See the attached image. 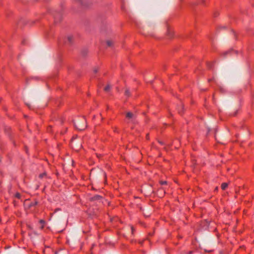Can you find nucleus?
<instances>
[{
    "label": "nucleus",
    "instance_id": "nucleus-13",
    "mask_svg": "<svg viewBox=\"0 0 254 254\" xmlns=\"http://www.w3.org/2000/svg\"><path fill=\"white\" fill-rule=\"evenodd\" d=\"M45 175V173H43V174H41L39 175V177L40 178H43L44 176Z\"/></svg>",
    "mask_w": 254,
    "mask_h": 254
},
{
    "label": "nucleus",
    "instance_id": "nucleus-14",
    "mask_svg": "<svg viewBox=\"0 0 254 254\" xmlns=\"http://www.w3.org/2000/svg\"><path fill=\"white\" fill-rule=\"evenodd\" d=\"M16 196L18 198H19L20 197V194L19 193H17L16 194Z\"/></svg>",
    "mask_w": 254,
    "mask_h": 254
},
{
    "label": "nucleus",
    "instance_id": "nucleus-6",
    "mask_svg": "<svg viewBox=\"0 0 254 254\" xmlns=\"http://www.w3.org/2000/svg\"><path fill=\"white\" fill-rule=\"evenodd\" d=\"M111 88V86L109 84H108L107 86H106L105 88H104V90L105 91H108Z\"/></svg>",
    "mask_w": 254,
    "mask_h": 254
},
{
    "label": "nucleus",
    "instance_id": "nucleus-9",
    "mask_svg": "<svg viewBox=\"0 0 254 254\" xmlns=\"http://www.w3.org/2000/svg\"><path fill=\"white\" fill-rule=\"evenodd\" d=\"M150 214L151 213H149V212H146L144 213V215L146 217H148V216H150Z\"/></svg>",
    "mask_w": 254,
    "mask_h": 254
},
{
    "label": "nucleus",
    "instance_id": "nucleus-3",
    "mask_svg": "<svg viewBox=\"0 0 254 254\" xmlns=\"http://www.w3.org/2000/svg\"><path fill=\"white\" fill-rule=\"evenodd\" d=\"M126 117L127 119L130 120H133L135 118V115L131 112H127Z\"/></svg>",
    "mask_w": 254,
    "mask_h": 254
},
{
    "label": "nucleus",
    "instance_id": "nucleus-4",
    "mask_svg": "<svg viewBox=\"0 0 254 254\" xmlns=\"http://www.w3.org/2000/svg\"><path fill=\"white\" fill-rule=\"evenodd\" d=\"M38 203V202L35 201L34 202H30V203H29L28 202H26L25 203V205L26 206H27L28 207H31L32 206H35V205H36Z\"/></svg>",
    "mask_w": 254,
    "mask_h": 254
},
{
    "label": "nucleus",
    "instance_id": "nucleus-10",
    "mask_svg": "<svg viewBox=\"0 0 254 254\" xmlns=\"http://www.w3.org/2000/svg\"><path fill=\"white\" fill-rule=\"evenodd\" d=\"M100 198V196L97 195V196H95L94 197L92 198V200L98 199H99Z\"/></svg>",
    "mask_w": 254,
    "mask_h": 254
},
{
    "label": "nucleus",
    "instance_id": "nucleus-11",
    "mask_svg": "<svg viewBox=\"0 0 254 254\" xmlns=\"http://www.w3.org/2000/svg\"><path fill=\"white\" fill-rule=\"evenodd\" d=\"M160 183L162 185H163L167 184V182L166 181H161Z\"/></svg>",
    "mask_w": 254,
    "mask_h": 254
},
{
    "label": "nucleus",
    "instance_id": "nucleus-12",
    "mask_svg": "<svg viewBox=\"0 0 254 254\" xmlns=\"http://www.w3.org/2000/svg\"><path fill=\"white\" fill-rule=\"evenodd\" d=\"M98 71V68H94V69H93V71L95 73H96Z\"/></svg>",
    "mask_w": 254,
    "mask_h": 254
},
{
    "label": "nucleus",
    "instance_id": "nucleus-5",
    "mask_svg": "<svg viewBox=\"0 0 254 254\" xmlns=\"http://www.w3.org/2000/svg\"><path fill=\"white\" fill-rule=\"evenodd\" d=\"M228 187V184L226 183H222L221 185V188L222 190H224Z\"/></svg>",
    "mask_w": 254,
    "mask_h": 254
},
{
    "label": "nucleus",
    "instance_id": "nucleus-8",
    "mask_svg": "<svg viewBox=\"0 0 254 254\" xmlns=\"http://www.w3.org/2000/svg\"><path fill=\"white\" fill-rule=\"evenodd\" d=\"M125 95L126 96H129L130 95V92H129V91L128 90V89H126V91H125Z\"/></svg>",
    "mask_w": 254,
    "mask_h": 254
},
{
    "label": "nucleus",
    "instance_id": "nucleus-15",
    "mask_svg": "<svg viewBox=\"0 0 254 254\" xmlns=\"http://www.w3.org/2000/svg\"><path fill=\"white\" fill-rule=\"evenodd\" d=\"M40 223L43 224L44 223V221L43 220H40Z\"/></svg>",
    "mask_w": 254,
    "mask_h": 254
},
{
    "label": "nucleus",
    "instance_id": "nucleus-17",
    "mask_svg": "<svg viewBox=\"0 0 254 254\" xmlns=\"http://www.w3.org/2000/svg\"><path fill=\"white\" fill-rule=\"evenodd\" d=\"M131 230H132V232H133V228H132V227L131 228Z\"/></svg>",
    "mask_w": 254,
    "mask_h": 254
},
{
    "label": "nucleus",
    "instance_id": "nucleus-7",
    "mask_svg": "<svg viewBox=\"0 0 254 254\" xmlns=\"http://www.w3.org/2000/svg\"><path fill=\"white\" fill-rule=\"evenodd\" d=\"M106 43L109 47H111L113 44L112 41H111L110 40H107L106 41Z\"/></svg>",
    "mask_w": 254,
    "mask_h": 254
},
{
    "label": "nucleus",
    "instance_id": "nucleus-1",
    "mask_svg": "<svg viewBox=\"0 0 254 254\" xmlns=\"http://www.w3.org/2000/svg\"><path fill=\"white\" fill-rule=\"evenodd\" d=\"M74 126L77 129L80 130H83L87 127L86 125H85L84 123H80L79 122H78L76 123H74Z\"/></svg>",
    "mask_w": 254,
    "mask_h": 254
},
{
    "label": "nucleus",
    "instance_id": "nucleus-16",
    "mask_svg": "<svg viewBox=\"0 0 254 254\" xmlns=\"http://www.w3.org/2000/svg\"><path fill=\"white\" fill-rule=\"evenodd\" d=\"M159 142L161 144H163V142L162 141H159Z\"/></svg>",
    "mask_w": 254,
    "mask_h": 254
},
{
    "label": "nucleus",
    "instance_id": "nucleus-2",
    "mask_svg": "<svg viewBox=\"0 0 254 254\" xmlns=\"http://www.w3.org/2000/svg\"><path fill=\"white\" fill-rule=\"evenodd\" d=\"M73 41V36L71 35H68L66 37V41L65 43L67 44L70 45L72 44Z\"/></svg>",
    "mask_w": 254,
    "mask_h": 254
}]
</instances>
